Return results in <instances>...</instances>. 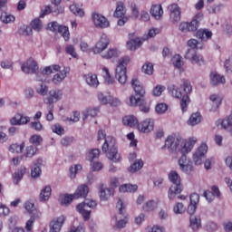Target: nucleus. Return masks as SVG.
Masks as SVG:
<instances>
[{
	"mask_svg": "<svg viewBox=\"0 0 232 232\" xmlns=\"http://www.w3.org/2000/svg\"><path fill=\"white\" fill-rule=\"evenodd\" d=\"M197 137H190L188 139H182L181 137L169 136L165 140V145L163 148H167L171 155L180 158L178 160L180 171L186 173V175H190L193 171V161L191 159L188 158V153L193 151L195 144L198 142Z\"/></svg>",
	"mask_w": 232,
	"mask_h": 232,
	"instance_id": "1",
	"label": "nucleus"
},
{
	"mask_svg": "<svg viewBox=\"0 0 232 232\" xmlns=\"http://www.w3.org/2000/svg\"><path fill=\"white\" fill-rule=\"evenodd\" d=\"M43 73L45 75H52V73H55L53 76L52 82L53 84L59 85L66 77H68V73H70L69 67H62L59 64H52L45 67L43 70Z\"/></svg>",
	"mask_w": 232,
	"mask_h": 232,
	"instance_id": "2",
	"label": "nucleus"
},
{
	"mask_svg": "<svg viewBox=\"0 0 232 232\" xmlns=\"http://www.w3.org/2000/svg\"><path fill=\"white\" fill-rule=\"evenodd\" d=\"M115 138L113 136H107L105 138L104 143L102 146V151L105 153V156L111 162H121V154H119V150H117V146Z\"/></svg>",
	"mask_w": 232,
	"mask_h": 232,
	"instance_id": "3",
	"label": "nucleus"
},
{
	"mask_svg": "<svg viewBox=\"0 0 232 232\" xmlns=\"http://www.w3.org/2000/svg\"><path fill=\"white\" fill-rule=\"evenodd\" d=\"M193 90L189 80H182L180 82L169 85L168 87L169 95L174 99H182L184 95H189Z\"/></svg>",
	"mask_w": 232,
	"mask_h": 232,
	"instance_id": "4",
	"label": "nucleus"
},
{
	"mask_svg": "<svg viewBox=\"0 0 232 232\" xmlns=\"http://www.w3.org/2000/svg\"><path fill=\"white\" fill-rule=\"evenodd\" d=\"M169 180L172 182V185L169 188L168 191V198L169 200H175V197L177 195H180L182 193V184L180 183V176L177 171H171L169 174Z\"/></svg>",
	"mask_w": 232,
	"mask_h": 232,
	"instance_id": "5",
	"label": "nucleus"
},
{
	"mask_svg": "<svg viewBox=\"0 0 232 232\" xmlns=\"http://www.w3.org/2000/svg\"><path fill=\"white\" fill-rule=\"evenodd\" d=\"M130 56H124L122 57L118 65L116 66L115 69V77L117 79V81L120 82V84H126L127 81H128V75L127 73V68L126 66H128V64H130Z\"/></svg>",
	"mask_w": 232,
	"mask_h": 232,
	"instance_id": "6",
	"label": "nucleus"
},
{
	"mask_svg": "<svg viewBox=\"0 0 232 232\" xmlns=\"http://www.w3.org/2000/svg\"><path fill=\"white\" fill-rule=\"evenodd\" d=\"M204 19V14L198 13L192 19L191 22H181L179 24V31L183 34H188V32H197L198 26H200L201 21Z\"/></svg>",
	"mask_w": 232,
	"mask_h": 232,
	"instance_id": "7",
	"label": "nucleus"
},
{
	"mask_svg": "<svg viewBox=\"0 0 232 232\" xmlns=\"http://www.w3.org/2000/svg\"><path fill=\"white\" fill-rule=\"evenodd\" d=\"M88 208L91 209L97 208V201L87 199L85 202L80 203L76 207L77 211L80 212L84 220H90L91 211L88 210Z\"/></svg>",
	"mask_w": 232,
	"mask_h": 232,
	"instance_id": "8",
	"label": "nucleus"
},
{
	"mask_svg": "<svg viewBox=\"0 0 232 232\" xmlns=\"http://www.w3.org/2000/svg\"><path fill=\"white\" fill-rule=\"evenodd\" d=\"M116 208L119 209V215L115 217L116 227H118V229H122L123 227H126V225L128 224V218L123 216L126 206H124L122 199L118 200Z\"/></svg>",
	"mask_w": 232,
	"mask_h": 232,
	"instance_id": "9",
	"label": "nucleus"
},
{
	"mask_svg": "<svg viewBox=\"0 0 232 232\" xmlns=\"http://www.w3.org/2000/svg\"><path fill=\"white\" fill-rule=\"evenodd\" d=\"M108 46H110V37L106 34H102L92 48V53L94 55L102 54Z\"/></svg>",
	"mask_w": 232,
	"mask_h": 232,
	"instance_id": "10",
	"label": "nucleus"
},
{
	"mask_svg": "<svg viewBox=\"0 0 232 232\" xmlns=\"http://www.w3.org/2000/svg\"><path fill=\"white\" fill-rule=\"evenodd\" d=\"M92 21L95 28H101L102 30L110 28V20H108V18H106V16L102 15V14L92 13Z\"/></svg>",
	"mask_w": 232,
	"mask_h": 232,
	"instance_id": "11",
	"label": "nucleus"
},
{
	"mask_svg": "<svg viewBox=\"0 0 232 232\" xmlns=\"http://www.w3.org/2000/svg\"><path fill=\"white\" fill-rule=\"evenodd\" d=\"M137 130L140 133H151L155 130V120L152 118H147L138 123Z\"/></svg>",
	"mask_w": 232,
	"mask_h": 232,
	"instance_id": "12",
	"label": "nucleus"
},
{
	"mask_svg": "<svg viewBox=\"0 0 232 232\" xmlns=\"http://www.w3.org/2000/svg\"><path fill=\"white\" fill-rule=\"evenodd\" d=\"M208 153V145L206 143L201 144L194 152L193 154V162L196 164V166H200L202 164V160H204V158L206 157V154Z\"/></svg>",
	"mask_w": 232,
	"mask_h": 232,
	"instance_id": "13",
	"label": "nucleus"
},
{
	"mask_svg": "<svg viewBox=\"0 0 232 232\" xmlns=\"http://www.w3.org/2000/svg\"><path fill=\"white\" fill-rule=\"evenodd\" d=\"M21 69L24 73H37L39 65L34 58H29L22 64Z\"/></svg>",
	"mask_w": 232,
	"mask_h": 232,
	"instance_id": "14",
	"label": "nucleus"
},
{
	"mask_svg": "<svg viewBox=\"0 0 232 232\" xmlns=\"http://www.w3.org/2000/svg\"><path fill=\"white\" fill-rule=\"evenodd\" d=\"M113 193H114L113 188H110L109 187L102 184L100 185L98 195H99L100 200H102V202H108V200H110V198L113 197Z\"/></svg>",
	"mask_w": 232,
	"mask_h": 232,
	"instance_id": "15",
	"label": "nucleus"
},
{
	"mask_svg": "<svg viewBox=\"0 0 232 232\" xmlns=\"http://www.w3.org/2000/svg\"><path fill=\"white\" fill-rule=\"evenodd\" d=\"M65 220L66 218H64V216H60L53 218L49 224V232H61L63 226H64Z\"/></svg>",
	"mask_w": 232,
	"mask_h": 232,
	"instance_id": "16",
	"label": "nucleus"
},
{
	"mask_svg": "<svg viewBox=\"0 0 232 232\" xmlns=\"http://www.w3.org/2000/svg\"><path fill=\"white\" fill-rule=\"evenodd\" d=\"M63 90L61 89H53L49 91L48 96L46 98L47 104H53L55 102H59L63 99Z\"/></svg>",
	"mask_w": 232,
	"mask_h": 232,
	"instance_id": "17",
	"label": "nucleus"
},
{
	"mask_svg": "<svg viewBox=\"0 0 232 232\" xmlns=\"http://www.w3.org/2000/svg\"><path fill=\"white\" fill-rule=\"evenodd\" d=\"M169 19L173 24H177L180 21V7L177 4H171L169 5Z\"/></svg>",
	"mask_w": 232,
	"mask_h": 232,
	"instance_id": "18",
	"label": "nucleus"
},
{
	"mask_svg": "<svg viewBox=\"0 0 232 232\" xmlns=\"http://www.w3.org/2000/svg\"><path fill=\"white\" fill-rule=\"evenodd\" d=\"M222 95L218 94V93H213L209 96V104H210V108H209V111H217V110H218L222 104Z\"/></svg>",
	"mask_w": 232,
	"mask_h": 232,
	"instance_id": "19",
	"label": "nucleus"
},
{
	"mask_svg": "<svg viewBox=\"0 0 232 232\" xmlns=\"http://www.w3.org/2000/svg\"><path fill=\"white\" fill-rule=\"evenodd\" d=\"M209 82L211 86H220V84H226V77L213 71L209 74Z\"/></svg>",
	"mask_w": 232,
	"mask_h": 232,
	"instance_id": "20",
	"label": "nucleus"
},
{
	"mask_svg": "<svg viewBox=\"0 0 232 232\" xmlns=\"http://www.w3.org/2000/svg\"><path fill=\"white\" fill-rule=\"evenodd\" d=\"M88 193H90V188L86 184L80 185L75 192L74 198H86L88 197Z\"/></svg>",
	"mask_w": 232,
	"mask_h": 232,
	"instance_id": "21",
	"label": "nucleus"
},
{
	"mask_svg": "<svg viewBox=\"0 0 232 232\" xmlns=\"http://www.w3.org/2000/svg\"><path fill=\"white\" fill-rule=\"evenodd\" d=\"M150 12V15H152L156 21H160L162 15H164V9H162V5H153Z\"/></svg>",
	"mask_w": 232,
	"mask_h": 232,
	"instance_id": "22",
	"label": "nucleus"
},
{
	"mask_svg": "<svg viewBox=\"0 0 232 232\" xmlns=\"http://www.w3.org/2000/svg\"><path fill=\"white\" fill-rule=\"evenodd\" d=\"M101 111V108L99 107H89L85 111H82V121H86L88 117H92V119H95L99 112Z\"/></svg>",
	"mask_w": 232,
	"mask_h": 232,
	"instance_id": "23",
	"label": "nucleus"
},
{
	"mask_svg": "<svg viewBox=\"0 0 232 232\" xmlns=\"http://www.w3.org/2000/svg\"><path fill=\"white\" fill-rule=\"evenodd\" d=\"M189 227L192 231H198L202 227V219L198 216H190Z\"/></svg>",
	"mask_w": 232,
	"mask_h": 232,
	"instance_id": "24",
	"label": "nucleus"
},
{
	"mask_svg": "<svg viewBox=\"0 0 232 232\" xmlns=\"http://www.w3.org/2000/svg\"><path fill=\"white\" fill-rule=\"evenodd\" d=\"M196 37L198 39H200V41H208V39H211L213 37V33L209 31L208 29H198L196 32Z\"/></svg>",
	"mask_w": 232,
	"mask_h": 232,
	"instance_id": "25",
	"label": "nucleus"
},
{
	"mask_svg": "<svg viewBox=\"0 0 232 232\" xmlns=\"http://www.w3.org/2000/svg\"><path fill=\"white\" fill-rule=\"evenodd\" d=\"M131 87L133 88L137 95H140L142 97L144 93H146V91L144 90V86H142V84L137 78H132Z\"/></svg>",
	"mask_w": 232,
	"mask_h": 232,
	"instance_id": "26",
	"label": "nucleus"
},
{
	"mask_svg": "<svg viewBox=\"0 0 232 232\" xmlns=\"http://www.w3.org/2000/svg\"><path fill=\"white\" fill-rule=\"evenodd\" d=\"M140 46H142V40L137 36L127 42V48L131 52H135V50H137V48H140Z\"/></svg>",
	"mask_w": 232,
	"mask_h": 232,
	"instance_id": "27",
	"label": "nucleus"
},
{
	"mask_svg": "<svg viewBox=\"0 0 232 232\" xmlns=\"http://www.w3.org/2000/svg\"><path fill=\"white\" fill-rule=\"evenodd\" d=\"M121 55V51L116 48L108 49L105 53H101L102 59H117Z\"/></svg>",
	"mask_w": 232,
	"mask_h": 232,
	"instance_id": "28",
	"label": "nucleus"
},
{
	"mask_svg": "<svg viewBox=\"0 0 232 232\" xmlns=\"http://www.w3.org/2000/svg\"><path fill=\"white\" fill-rule=\"evenodd\" d=\"M86 83L91 86V88H97L100 84L97 74L88 73L85 75Z\"/></svg>",
	"mask_w": 232,
	"mask_h": 232,
	"instance_id": "29",
	"label": "nucleus"
},
{
	"mask_svg": "<svg viewBox=\"0 0 232 232\" xmlns=\"http://www.w3.org/2000/svg\"><path fill=\"white\" fill-rule=\"evenodd\" d=\"M122 122L124 126H130V128H137V125L139 124V120L137 117L133 115L125 116L122 119Z\"/></svg>",
	"mask_w": 232,
	"mask_h": 232,
	"instance_id": "30",
	"label": "nucleus"
},
{
	"mask_svg": "<svg viewBox=\"0 0 232 232\" xmlns=\"http://www.w3.org/2000/svg\"><path fill=\"white\" fill-rule=\"evenodd\" d=\"M200 122H202V115H200V112H195L190 115L187 124H188V126H197L200 124Z\"/></svg>",
	"mask_w": 232,
	"mask_h": 232,
	"instance_id": "31",
	"label": "nucleus"
},
{
	"mask_svg": "<svg viewBox=\"0 0 232 232\" xmlns=\"http://www.w3.org/2000/svg\"><path fill=\"white\" fill-rule=\"evenodd\" d=\"M75 198L73 194H61L59 197V202L62 206H70Z\"/></svg>",
	"mask_w": 232,
	"mask_h": 232,
	"instance_id": "32",
	"label": "nucleus"
},
{
	"mask_svg": "<svg viewBox=\"0 0 232 232\" xmlns=\"http://www.w3.org/2000/svg\"><path fill=\"white\" fill-rule=\"evenodd\" d=\"M114 17H124L126 16V7H124V3L117 2L116 9L113 14Z\"/></svg>",
	"mask_w": 232,
	"mask_h": 232,
	"instance_id": "33",
	"label": "nucleus"
},
{
	"mask_svg": "<svg viewBox=\"0 0 232 232\" xmlns=\"http://www.w3.org/2000/svg\"><path fill=\"white\" fill-rule=\"evenodd\" d=\"M52 197V187L45 186L42 188L40 192V200L41 202H46Z\"/></svg>",
	"mask_w": 232,
	"mask_h": 232,
	"instance_id": "34",
	"label": "nucleus"
},
{
	"mask_svg": "<svg viewBox=\"0 0 232 232\" xmlns=\"http://www.w3.org/2000/svg\"><path fill=\"white\" fill-rule=\"evenodd\" d=\"M137 189H139V187L131 184H123L119 188L120 193H135Z\"/></svg>",
	"mask_w": 232,
	"mask_h": 232,
	"instance_id": "35",
	"label": "nucleus"
},
{
	"mask_svg": "<svg viewBox=\"0 0 232 232\" xmlns=\"http://www.w3.org/2000/svg\"><path fill=\"white\" fill-rule=\"evenodd\" d=\"M102 77L105 84L110 85L115 82V80L110 74V70L107 67L102 68Z\"/></svg>",
	"mask_w": 232,
	"mask_h": 232,
	"instance_id": "36",
	"label": "nucleus"
},
{
	"mask_svg": "<svg viewBox=\"0 0 232 232\" xmlns=\"http://www.w3.org/2000/svg\"><path fill=\"white\" fill-rule=\"evenodd\" d=\"M159 208L158 200H149L143 205V211H155Z\"/></svg>",
	"mask_w": 232,
	"mask_h": 232,
	"instance_id": "37",
	"label": "nucleus"
},
{
	"mask_svg": "<svg viewBox=\"0 0 232 232\" xmlns=\"http://www.w3.org/2000/svg\"><path fill=\"white\" fill-rule=\"evenodd\" d=\"M69 9L77 17H84V10L79 6L77 4H72L70 5Z\"/></svg>",
	"mask_w": 232,
	"mask_h": 232,
	"instance_id": "38",
	"label": "nucleus"
},
{
	"mask_svg": "<svg viewBox=\"0 0 232 232\" xmlns=\"http://www.w3.org/2000/svg\"><path fill=\"white\" fill-rule=\"evenodd\" d=\"M19 35H23L24 37H30L33 35L34 31L32 30V27L28 25H22L18 29Z\"/></svg>",
	"mask_w": 232,
	"mask_h": 232,
	"instance_id": "39",
	"label": "nucleus"
},
{
	"mask_svg": "<svg viewBox=\"0 0 232 232\" xmlns=\"http://www.w3.org/2000/svg\"><path fill=\"white\" fill-rule=\"evenodd\" d=\"M24 173H26V167H21L14 172V174L13 175L14 184H19V180L23 179Z\"/></svg>",
	"mask_w": 232,
	"mask_h": 232,
	"instance_id": "40",
	"label": "nucleus"
},
{
	"mask_svg": "<svg viewBox=\"0 0 232 232\" xmlns=\"http://www.w3.org/2000/svg\"><path fill=\"white\" fill-rule=\"evenodd\" d=\"M143 166L144 161H142V160H135V162L130 166L129 171L130 173H136V171H139V169H142Z\"/></svg>",
	"mask_w": 232,
	"mask_h": 232,
	"instance_id": "41",
	"label": "nucleus"
},
{
	"mask_svg": "<svg viewBox=\"0 0 232 232\" xmlns=\"http://www.w3.org/2000/svg\"><path fill=\"white\" fill-rule=\"evenodd\" d=\"M173 213L175 215H184L186 213V207H184V204L178 202L173 206Z\"/></svg>",
	"mask_w": 232,
	"mask_h": 232,
	"instance_id": "42",
	"label": "nucleus"
},
{
	"mask_svg": "<svg viewBox=\"0 0 232 232\" xmlns=\"http://www.w3.org/2000/svg\"><path fill=\"white\" fill-rule=\"evenodd\" d=\"M58 34H61V35L63 37L64 41H70V30L67 26L60 25L58 27Z\"/></svg>",
	"mask_w": 232,
	"mask_h": 232,
	"instance_id": "43",
	"label": "nucleus"
},
{
	"mask_svg": "<svg viewBox=\"0 0 232 232\" xmlns=\"http://www.w3.org/2000/svg\"><path fill=\"white\" fill-rule=\"evenodd\" d=\"M23 150H24V143L16 144L13 143L9 146V151L11 153H22Z\"/></svg>",
	"mask_w": 232,
	"mask_h": 232,
	"instance_id": "44",
	"label": "nucleus"
},
{
	"mask_svg": "<svg viewBox=\"0 0 232 232\" xmlns=\"http://www.w3.org/2000/svg\"><path fill=\"white\" fill-rule=\"evenodd\" d=\"M31 28L34 30V32H41L44 28L43 22L37 18L31 22Z\"/></svg>",
	"mask_w": 232,
	"mask_h": 232,
	"instance_id": "45",
	"label": "nucleus"
},
{
	"mask_svg": "<svg viewBox=\"0 0 232 232\" xmlns=\"http://www.w3.org/2000/svg\"><path fill=\"white\" fill-rule=\"evenodd\" d=\"M0 21L5 23V24H8L9 23H14V21H15V16L8 14L7 13H2L0 15Z\"/></svg>",
	"mask_w": 232,
	"mask_h": 232,
	"instance_id": "46",
	"label": "nucleus"
},
{
	"mask_svg": "<svg viewBox=\"0 0 232 232\" xmlns=\"http://www.w3.org/2000/svg\"><path fill=\"white\" fill-rule=\"evenodd\" d=\"M188 46L190 50H202L203 46L197 39H190L188 41Z\"/></svg>",
	"mask_w": 232,
	"mask_h": 232,
	"instance_id": "47",
	"label": "nucleus"
},
{
	"mask_svg": "<svg viewBox=\"0 0 232 232\" xmlns=\"http://www.w3.org/2000/svg\"><path fill=\"white\" fill-rule=\"evenodd\" d=\"M231 126H232V112L228 115V117H227L221 121V128H223L224 130H230L231 131L232 130Z\"/></svg>",
	"mask_w": 232,
	"mask_h": 232,
	"instance_id": "48",
	"label": "nucleus"
},
{
	"mask_svg": "<svg viewBox=\"0 0 232 232\" xmlns=\"http://www.w3.org/2000/svg\"><path fill=\"white\" fill-rule=\"evenodd\" d=\"M191 64H198V66H204L206 62L204 61V56L196 53L193 59L190 61Z\"/></svg>",
	"mask_w": 232,
	"mask_h": 232,
	"instance_id": "49",
	"label": "nucleus"
},
{
	"mask_svg": "<svg viewBox=\"0 0 232 232\" xmlns=\"http://www.w3.org/2000/svg\"><path fill=\"white\" fill-rule=\"evenodd\" d=\"M163 92H166V86L158 84L152 89V95L154 97H160Z\"/></svg>",
	"mask_w": 232,
	"mask_h": 232,
	"instance_id": "50",
	"label": "nucleus"
},
{
	"mask_svg": "<svg viewBox=\"0 0 232 232\" xmlns=\"http://www.w3.org/2000/svg\"><path fill=\"white\" fill-rule=\"evenodd\" d=\"M82 165H72L70 169V179H75V177H77V173L78 171H82Z\"/></svg>",
	"mask_w": 232,
	"mask_h": 232,
	"instance_id": "51",
	"label": "nucleus"
},
{
	"mask_svg": "<svg viewBox=\"0 0 232 232\" xmlns=\"http://www.w3.org/2000/svg\"><path fill=\"white\" fill-rule=\"evenodd\" d=\"M101 151L98 149H92L87 153V160H90V162H92L93 159H99Z\"/></svg>",
	"mask_w": 232,
	"mask_h": 232,
	"instance_id": "52",
	"label": "nucleus"
},
{
	"mask_svg": "<svg viewBox=\"0 0 232 232\" xmlns=\"http://www.w3.org/2000/svg\"><path fill=\"white\" fill-rule=\"evenodd\" d=\"M40 215H32L30 219L27 220V222L25 223V229L26 231H32V229H34V224L35 222L36 218H39Z\"/></svg>",
	"mask_w": 232,
	"mask_h": 232,
	"instance_id": "53",
	"label": "nucleus"
},
{
	"mask_svg": "<svg viewBox=\"0 0 232 232\" xmlns=\"http://www.w3.org/2000/svg\"><path fill=\"white\" fill-rule=\"evenodd\" d=\"M172 64L175 66V68H181L184 65L182 56L179 54H175L172 57Z\"/></svg>",
	"mask_w": 232,
	"mask_h": 232,
	"instance_id": "54",
	"label": "nucleus"
},
{
	"mask_svg": "<svg viewBox=\"0 0 232 232\" xmlns=\"http://www.w3.org/2000/svg\"><path fill=\"white\" fill-rule=\"evenodd\" d=\"M97 97L100 104H103L104 106H106V104H110L111 95H104L102 92H98Z\"/></svg>",
	"mask_w": 232,
	"mask_h": 232,
	"instance_id": "55",
	"label": "nucleus"
},
{
	"mask_svg": "<svg viewBox=\"0 0 232 232\" xmlns=\"http://www.w3.org/2000/svg\"><path fill=\"white\" fill-rule=\"evenodd\" d=\"M180 107L182 111H188V106L189 104V96L188 94H184L183 97L180 98Z\"/></svg>",
	"mask_w": 232,
	"mask_h": 232,
	"instance_id": "56",
	"label": "nucleus"
},
{
	"mask_svg": "<svg viewBox=\"0 0 232 232\" xmlns=\"http://www.w3.org/2000/svg\"><path fill=\"white\" fill-rule=\"evenodd\" d=\"M35 153H37V147H35L34 145H30V146L26 147L25 157L27 159H32V157H34V155H35Z\"/></svg>",
	"mask_w": 232,
	"mask_h": 232,
	"instance_id": "57",
	"label": "nucleus"
},
{
	"mask_svg": "<svg viewBox=\"0 0 232 232\" xmlns=\"http://www.w3.org/2000/svg\"><path fill=\"white\" fill-rule=\"evenodd\" d=\"M29 142L31 144H34V146H41L43 142V137H41V135L34 134L31 136V138L29 139Z\"/></svg>",
	"mask_w": 232,
	"mask_h": 232,
	"instance_id": "58",
	"label": "nucleus"
},
{
	"mask_svg": "<svg viewBox=\"0 0 232 232\" xmlns=\"http://www.w3.org/2000/svg\"><path fill=\"white\" fill-rule=\"evenodd\" d=\"M43 173V170L41 169V167L37 165H34L31 169V177L33 179H39L41 177V174Z\"/></svg>",
	"mask_w": 232,
	"mask_h": 232,
	"instance_id": "59",
	"label": "nucleus"
},
{
	"mask_svg": "<svg viewBox=\"0 0 232 232\" xmlns=\"http://www.w3.org/2000/svg\"><path fill=\"white\" fill-rule=\"evenodd\" d=\"M142 102V99L135 97V95H130L129 98L128 104L129 106H132L135 108V106H139Z\"/></svg>",
	"mask_w": 232,
	"mask_h": 232,
	"instance_id": "60",
	"label": "nucleus"
},
{
	"mask_svg": "<svg viewBox=\"0 0 232 232\" xmlns=\"http://www.w3.org/2000/svg\"><path fill=\"white\" fill-rule=\"evenodd\" d=\"M36 92L39 93V95H43L44 97L48 95V86L44 83H40L36 87Z\"/></svg>",
	"mask_w": 232,
	"mask_h": 232,
	"instance_id": "61",
	"label": "nucleus"
},
{
	"mask_svg": "<svg viewBox=\"0 0 232 232\" xmlns=\"http://www.w3.org/2000/svg\"><path fill=\"white\" fill-rule=\"evenodd\" d=\"M141 70H142L143 73H146L147 75H152L153 74V63H146L142 66Z\"/></svg>",
	"mask_w": 232,
	"mask_h": 232,
	"instance_id": "62",
	"label": "nucleus"
},
{
	"mask_svg": "<svg viewBox=\"0 0 232 232\" xmlns=\"http://www.w3.org/2000/svg\"><path fill=\"white\" fill-rule=\"evenodd\" d=\"M53 133H56V135H64V128L61 126V124H54L51 127Z\"/></svg>",
	"mask_w": 232,
	"mask_h": 232,
	"instance_id": "63",
	"label": "nucleus"
},
{
	"mask_svg": "<svg viewBox=\"0 0 232 232\" xmlns=\"http://www.w3.org/2000/svg\"><path fill=\"white\" fill-rule=\"evenodd\" d=\"M150 19V13L147 10H141L140 13V21L141 23H149Z\"/></svg>",
	"mask_w": 232,
	"mask_h": 232,
	"instance_id": "64",
	"label": "nucleus"
}]
</instances>
